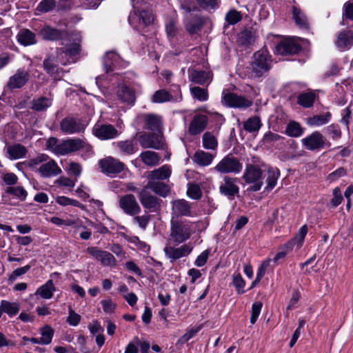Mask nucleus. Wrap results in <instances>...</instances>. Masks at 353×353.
<instances>
[{
  "label": "nucleus",
  "mask_w": 353,
  "mask_h": 353,
  "mask_svg": "<svg viewBox=\"0 0 353 353\" xmlns=\"http://www.w3.org/2000/svg\"><path fill=\"white\" fill-rule=\"evenodd\" d=\"M133 11L128 17L129 23L138 28V25L144 27L148 26L154 21V15L152 13L149 3L147 2L139 3L137 0H130Z\"/></svg>",
  "instance_id": "obj_1"
},
{
  "label": "nucleus",
  "mask_w": 353,
  "mask_h": 353,
  "mask_svg": "<svg viewBox=\"0 0 353 353\" xmlns=\"http://www.w3.org/2000/svg\"><path fill=\"white\" fill-rule=\"evenodd\" d=\"M194 232L192 222L186 220H171L170 237V240L176 245L188 241Z\"/></svg>",
  "instance_id": "obj_2"
},
{
  "label": "nucleus",
  "mask_w": 353,
  "mask_h": 353,
  "mask_svg": "<svg viewBox=\"0 0 353 353\" xmlns=\"http://www.w3.org/2000/svg\"><path fill=\"white\" fill-rule=\"evenodd\" d=\"M272 57L269 52L264 48L256 51L253 55V61L250 63L252 77L259 78L268 72L272 67Z\"/></svg>",
  "instance_id": "obj_3"
},
{
  "label": "nucleus",
  "mask_w": 353,
  "mask_h": 353,
  "mask_svg": "<svg viewBox=\"0 0 353 353\" xmlns=\"http://www.w3.org/2000/svg\"><path fill=\"white\" fill-rule=\"evenodd\" d=\"M263 172L256 165L247 164L243 173V179L246 183H253L248 190L257 192L261 190L263 182L262 181Z\"/></svg>",
  "instance_id": "obj_4"
},
{
  "label": "nucleus",
  "mask_w": 353,
  "mask_h": 353,
  "mask_svg": "<svg viewBox=\"0 0 353 353\" xmlns=\"http://www.w3.org/2000/svg\"><path fill=\"white\" fill-rule=\"evenodd\" d=\"M75 146L74 141H73L72 138L59 142V139L57 138L50 137L46 142L47 149L59 156H64L69 153H72V150Z\"/></svg>",
  "instance_id": "obj_5"
},
{
  "label": "nucleus",
  "mask_w": 353,
  "mask_h": 353,
  "mask_svg": "<svg viewBox=\"0 0 353 353\" xmlns=\"http://www.w3.org/2000/svg\"><path fill=\"white\" fill-rule=\"evenodd\" d=\"M242 163L232 154L226 155L214 167V170L221 174H237L242 170Z\"/></svg>",
  "instance_id": "obj_6"
},
{
  "label": "nucleus",
  "mask_w": 353,
  "mask_h": 353,
  "mask_svg": "<svg viewBox=\"0 0 353 353\" xmlns=\"http://www.w3.org/2000/svg\"><path fill=\"white\" fill-rule=\"evenodd\" d=\"M86 124L82 119L68 116L63 119L60 122V130L67 134H79L83 132Z\"/></svg>",
  "instance_id": "obj_7"
},
{
  "label": "nucleus",
  "mask_w": 353,
  "mask_h": 353,
  "mask_svg": "<svg viewBox=\"0 0 353 353\" xmlns=\"http://www.w3.org/2000/svg\"><path fill=\"white\" fill-rule=\"evenodd\" d=\"M42 39L48 41H57L69 37V33L65 30L53 28L48 24L42 26L38 32Z\"/></svg>",
  "instance_id": "obj_8"
},
{
  "label": "nucleus",
  "mask_w": 353,
  "mask_h": 353,
  "mask_svg": "<svg viewBox=\"0 0 353 353\" xmlns=\"http://www.w3.org/2000/svg\"><path fill=\"white\" fill-rule=\"evenodd\" d=\"M139 199L143 207L151 212H157L161 209V200L144 187L139 192Z\"/></svg>",
  "instance_id": "obj_9"
},
{
  "label": "nucleus",
  "mask_w": 353,
  "mask_h": 353,
  "mask_svg": "<svg viewBox=\"0 0 353 353\" xmlns=\"http://www.w3.org/2000/svg\"><path fill=\"white\" fill-rule=\"evenodd\" d=\"M99 165L102 172L107 175L119 174L123 171L125 166L123 162L112 157L100 160Z\"/></svg>",
  "instance_id": "obj_10"
},
{
  "label": "nucleus",
  "mask_w": 353,
  "mask_h": 353,
  "mask_svg": "<svg viewBox=\"0 0 353 353\" xmlns=\"http://www.w3.org/2000/svg\"><path fill=\"white\" fill-rule=\"evenodd\" d=\"M223 101L225 105L234 108H247L252 105V101L234 92H223Z\"/></svg>",
  "instance_id": "obj_11"
},
{
  "label": "nucleus",
  "mask_w": 353,
  "mask_h": 353,
  "mask_svg": "<svg viewBox=\"0 0 353 353\" xmlns=\"http://www.w3.org/2000/svg\"><path fill=\"white\" fill-rule=\"evenodd\" d=\"M93 134L100 140H109L118 137L120 134L119 130L109 123H97L92 128Z\"/></svg>",
  "instance_id": "obj_12"
},
{
  "label": "nucleus",
  "mask_w": 353,
  "mask_h": 353,
  "mask_svg": "<svg viewBox=\"0 0 353 353\" xmlns=\"http://www.w3.org/2000/svg\"><path fill=\"white\" fill-rule=\"evenodd\" d=\"M302 143L307 150L312 151L321 150L326 144L330 145V143L326 141L323 134L318 131H315L303 139Z\"/></svg>",
  "instance_id": "obj_13"
},
{
  "label": "nucleus",
  "mask_w": 353,
  "mask_h": 353,
  "mask_svg": "<svg viewBox=\"0 0 353 353\" xmlns=\"http://www.w3.org/2000/svg\"><path fill=\"white\" fill-rule=\"evenodd\" d=\"M237 179L225 176L223 182L220 185V193L228 197L229 200H234L236 195L239 193V188L236 184Z\"/></svg>",
  "instance_id": "obj_14"
},
{
  "label": "nucleus",
  "mask_w": 353,
  "mask_h": 353,
  "mask_svg": "<svg viewBox=\"0 0 353 353\" xmlns=\"http://www.w3.org/2000/svg\"><path fill=\"white\" fill-rule=\"evenodd\" d=\"M189 81L201 85H206L212 81L213 74L210 71H204L190 68L188 70Z\"/></svg>",
  "instance_id": "obj_15"
},
{
  "label": "nucleus",
  "mask_w": 353,
  "mask_h": 353,
  "mask_svg": "<svg viewBox=\"0 0 353 353\" xmlns=\"http://www.w3.org/2000/svg\"><path fill=\"white\" fill-rule=\"evenodd\" d=\"M72 43L65 47L59 49L61 53L65 54L66 56L73 58L81 52V43L82 40L81 35L79 32L74 31L69 34V37Z\"/></svg>",
  "instance_id": "obj_16"
},
{
  "label": "nucleus",
  "mask_w": 353,
  "mask_h": 353,
  "mask_svg": "<svg viewBox=\"0 0 353 353\" xmlns=\"http://www.w3.org/2000/svg\"><path fill=\"white\" fill-rule=\"evenodd\" d=\"M302 50L301 46L293 39H286L280 41L276 46V50L282 56L294 55Z\"/></svg>",
  "instance_id": "obj_17"
},
{
  "label": "nucleus",
  "mask_w": 353,
  "mask_h": 353,
  "mask_svg": "<svg viewBox=\"0 0 353 353\" xmlns=\"http://www.w3.org/2000/svg\"><path fill=\"white\" fill-rule=\"evenodd\" d=\"M119 206L123 211L130 216H135L141 212V208L133 194H126L119 199Z\"/></svg>",
  "instance_id": "obj_18"
},
{
  "label": "nucleus",
  "mask_w": 353,
  "mask_h": 353,
  "mask_svg": "<svg viewBox=\"0 0 353 353\" xmlns=\"http://www.w3.org/2000/svg\"><path fill=\"white\" fill-rule=\"evenodd\" d=\"M193 247L190 243L183 244L179 248L173 246H165L163 249L165 255L174 262L183 256H186L191 253Z\"/></svg>",
  "instance_id": "obj_19"
},
{
  "label": "nucleus",
  "mask_w": 353,
  "mask_h": 353,
  "mask_svg": "<svg viewBox=\"0 0 353 353\" xmlns=\"http://www.w3.org/2000/svg\"><path fill=\"white\" fill-rule=\"evenodd\" d=\"M86 252L99 261L104 266L116 265L114 256L109 252L101 250L97 247H88L86 250Z\"/></svg>",
  "instance_id": "obj_20"
},
{
  "label": "nucleus",
  "mask_w": 353,
  "mask_h": 353,
  "mask_svg": "<svg viewBox=\"0 0 353 353\" xmlns=\"http://www.w3.org/2000/svg\"><path fill=\"white\" fill-rule=\"evenodd\" d=\"M205 23V19L201 14H190L184 21L186 31L191 35L201 31Z\"/></svg>",
  "instance_id": "obj_21"
},
{
  "label": "nucleus",
  "mask_w": 353,
  "mask_h": 353,
  "mask_svg": "<svg viewBox=\"0 0 353 353\" xmlns=\"http://www.w3.org/2000/svg\"><path fill=\"white\" fill-rule=\"evenodd\" d=\"M29 79V72L23 69H19L10 77L7 87L10 90L21 88L28 82Z\"/></svg>",
  "instance_id": "obj_22"
},
{
  "label": "nucleus",
  "mask_w": 353,
  "mask_h": 353,
  "mask_svg": "<svg viewBox=\"0 0 353 353\" xmlns=\"http://www.w3.org/2000/svg\"><path fill=\"white\" fill-rule=\"evenodd\" d=\"M335 45L340 50H346L353 46V30L345 29L339 32Z\"/></svg>",
  "instance_id": "obj_23"
},
{
  "label": "nucleus",
  "mask_w": 353,
  "mask_h": 353,
  "mask_svg": "<svg viewBox=\"0 0 353 353\" xmlns=\"http://www.w3.org/2000/svg\"><path fill=\"white\" fill-rule=\"evenodd\" d=\"M44 70L50 76H59L62 72V68L59 67V61L57 55L50 54L47 55L43 61Z\"/></svg>",
  "instance_id": "obj_24"
},
{
  "label": "nucleus",
  "mask_w": 353,
  "mask_h": 353,
  "mask_svg": "<svg viewBox=\"0 0 353 353\" xmlns=\"http://www.w3.org/2000/svg\"><path fill=\"white\" fill-rule=\"evenodd\" d=\"M138 140L143 148H154L159 150L161 148L163 145L158 135L155 133L141 134L139 137Z\"/></svg>",
  "instance_id": "obj_25"
},
{
  "label": "nucleus",
  "mask_w": 353,
  "mask_h": 353,
  "mask_svg": "<svg viewBox=\"0 0 353 353\" xmlns=\"http://www.w3.org/2000/svg\"><path fill=\"white\" fill-rule=\"evenodd\" d=\"M144 122L143 129L152 132L160 130L162 125L161 117L155 114H143L140 116Z\"/></svg>",
  "instance_id": "obj_26"
},
{
  "label": "nucleus",
  "mask_w": 353,
  "mask_h": 353,
  "mask_svg": "<svg viewBox=\"0 0 353 353\" xmlns=\"http://www.w3.org/2000/svg\"><path fill=\"white\" fill-rule=\"evenodd\" d=\"M208 118L204 114H196L189 125V132L192 135H196L203 132L206 128Z\"/></svg>",
  "instance_id": "obj_27"
},
{
  "label": "nucleus",
  "mask_w": 353,
  "mask_h": 353,
  "mask_svg": "<svg viewBox=\"0 0 353 353\" xmlns=\"http://www.w3.org/2000/svg\"><path fill=\"white\" fill-rule=\"evenodd\" d=\"M113 145L118 150L120 154L125 156L133 154L138 150L137 144L134 139L114 142Z\"/></svg>",
  "instance_id": "obj_28"
},
{
  "label": "nucleus",
  "mask_w": 353,
  "mask_h": 353,
  "mask_svg": "<svg viewBox=\"0 0 353 353\" xmlns=\"http://www.w3.org/2000/svg\"><path fill=\"white\" fill-rule=\"evenodd\" d=\"M144 188L151 190L155 194L164 198L170 193L171 190L169 185L161 181H149Z\"/></svg>",
  "instance_id": "obj_29"
},
{
  "label": "nucleus",
  "mask_w": 353,
  "mask_h": 353,
  "mask_svg": "<svg viewBox=\"0 0 353 353\" xmlns=\"http://www.w3.org/2000/svg\"><path fill=\"white\" fill-rule=\"evenodd\" d=\"M118 98L123 103L133 105L136 100L134 90L125 84L120 85L117 90Z\"/></svg>",
  "instance_id": "obj_30"
},
{
  "label": "nucleus",
  "mask_w": 353,
  "mask_h": 353,
  "mask_svg": "<svg viewBox=\"0 0 353 353\" xmlns=\"http://www.w3.org/2000/svg\"><path fill=\"white\" fill-rule=\"evenodd\" d=\"M39 172L43 177L49 178L59 174L61 172V169L54 160H50L42 164L39 168Z\"/></svg>",
  "instance_id": "obj_31"
},
{
  "label": "nucleus",
  "mask_w": 353,
  "mask_h": 353,
  "mask_svg": "<svg viewBox=\"0 0 353 353\" xmlns=\"http://www.w3.org/2000/svg\"><path fill=\"white\" fill-rule=\"evenodd\" d=\"M257 37V32L253 28H245L242 30L238 36L239 45L248 46L254 43Z\"/></svg>",
  "instance_id": "obj_32"
},
{
  "label": "nucleus",
  "mask_w": 353,
  "mask_h": 353,
  "mask_svg": "<svg viewBox=\"0 0 353 353\" xmlns=\"http://www.w3.org/2000/svg\"><path fill=\"white\" fill-rule=\"evenodd\" d=\"M172 213L176 216H190V205L185 199H177L172 202Z\"/></svg>",
  "instance_id": "obj_33"
},
{
  "label": "nucleus",
  "mask_w": 353,
  "mask_h": 353,
  "mask_svg": "<svg viewBox=\"0 0 353 353\" xmlns=\"http://www.w3.org/2000/svg\"><path fill=\"white\" fill-rule=\"evenodd\" d=\"M17 39L23 46L34 45L37 43L35 34L29 29L21 30L17 35Z\"/></svg>",
  "instance_id": "obj_34"
},
{
  "label": "nucleus",
  "mask_w": 353,
  "mask_h": 353,
  "mask_svg": "<svg viewBox=\"0 0 353 353\" xmlns=\"http://www.w3.org/2000/svg\"><path fill=\"white\" fill-rule=\"evenodd\" d=\"M171 174V170L168 165L151 171L148 175L149 181H162L168 179Z\"/></svg>",
  "instance_id": "obj_35"
},
{
  "label": "nucleus",
  "mask_w": 353,
  "mask_h": 353,
  "mask_svg": "<svg viewBox=\"0 0 353 353\" xmlns=\"http://www.w3.org/2000/svg\"><path fill=\"white\" fill-rule=\"evenodd\" d=\"M214 158V155L203 150L196 151L192 157L194 162L200 166L209 165L212 162Z\"/></svg>",
  "instance_id": "obj_36"
},
{
  "label": "nucleus",
  "mask_w": 353,
  "mask_h": 353,
  "mask_svg": "<svg viewBox=\"0 0 353 353\" xmlns=\"http://www.w3.org/2000/svg\"><path fill=\"white\" fill-rule=\"evenodd\" d=\"M292 18L294 20L296 26L303 30L309 29V23L307 18L303 12L299 8L293 6L292 8Z\"/></svg>",
  "instance_id": "obj_37"
},
{
  "label": "nucleus",
  "mask_w": 353,
  "mask_h": 353,
  "mask_svg": "<svg viewBox=\"0 0 353 353\" xmlns=\"http://www.w3.org/2000/svg\"><path fill=\"white\" fill-rule=\"evenodd\" d=\"M119 60V56L114 51L108 52L103 58V66L107 73L112 72Z\"/></svg>",
  "instance_id": "obj_38"
},
{
  "label": "nucleus",
  "mask_w": 353,
  "mask_h": 353,
  "mask_svg": "<svg viewBox=\"0 0 353 353\" xmlns=\"http://www.w3.org/2000/svg\"><path fill=\"white\" fill-rule=\"evenodd\" d=\"M316 97V95L312 91L302 92L298 95L297 103L305 108H310L313 105Z\"/></svg>",
  "instance_id": "obj_39"
},
{
  "label": "nucleus",
  "mask_w": 353,
  "mask_h": 353,
  "mask_svg": "<svg viewBox=\"0 0 353 353\" xmlns=\"http://www.w3.org/2000/svg\"><path fill=\"white\" fill-rule=\"evenodd\" d=\"M331 113L327 112L322 114L314 115L307 119V123L311 126H321L327 123L331 119Z\"/></svg>",
  "instance_id": "obj_40"
},
{
  "label": "nucleus",
  "mask_w": 353,
  "mask_h": 353,
  "mask_svg": "<svg viewBox=\"0 0 353 353\" xmlns=\"http://www.w3.org/2000/svg\"><path fill=\"white\" fill-rule=\"evenodd\" d=\"M51 105V99L46 97H41L38 99H34L32 100L31 109L34 111L42 112L46 111Z\"/></svg>",
  "instance_id": "obj_41"
},
{
  "label": "nucleus",
  "mask_w": 353,
  "mask_h": 353,
  "mask_svg": "<svg viewBox=\"0 0 353 353\" xmlns=\"http://www.w3.org/2000/svg\"><path fill=\"white\" fill-rule=\"evenodd\" d=\"M139 157L143 163L148 166L157 165L161 159L159 154L153 151L143 152Z\"/></svg>",
  "instance_id": "obj_42"
},
{
  "label": "nucleus",
  "mask_w": 353,
  "mask_h": 353,
  "mask_svg": "<svg viewBox=\"0 0 353 353\" xmlns=\"http://www.w3.org/2000/svg\"><path fill=\"white\" fill-rule=\"evenodd\" d=\"M55 290L52 280L50 279L37 289L36 294H39L43 299H49L52 297Z\"/></svg>",
  "instance_id": "obj_43"
},
{
  "label": "nucleus",
  "mask_w": 353,
  "mask_h": 353,
  "mask_svg": "<svg viewBox=\"0 0 353 353\" xmlns=\"http://www.w3.org/2000/svg\"><path fill=\"white\" fill-rule=\"evenodd\" d=\"M7 152L11 159H17L26 156L27 150L21 144H14L7 148Z\"/></svg>",
  "instance_id": "obj_44"
},
{
  "label": "nucleus",
  "mask_w": 353,
  "mask_h": 353,
  "mask_svg": "<svg viewBox=\"0 0 353 353\" xmlns=\"http://www.w3.org/2000/svg\"><path fill=\"white\" fill-rule=\"evenodd\" d=\"M303 128L294 121L289 122L285 128V134L291 137H299L303 134Z\"/></svg>",
  "instance_id": "obj_45"
},
{
  "label": "nucleus",
  "mask_w": 353,
  "mask_h": 353,
  "mask_svg": "<svg viewBox=\"0 0 353 353\" xmlns=\"http://www.w3.org/2000/svg\"><path fill=\"white\" fill-rule=\"evenodd\" d=\"M1 308L3 312L10 316H15L20 310V305L17 302L11 303L8 301L2 300L1 302Z\"/></svg>",
  "instance_id": "obj_46"
},
{
  "label": "nucleus",
  "mask_w": 353,
  "mask_h": 353,
  "mask_svg": "<svg viewBox=\"0 0 353 353\" xmlns=\"http://www.w3.org/2000/svg\"><path fill=\"white\" fill-rule=\"evenodd\" d=\"M280 176V171L278 168H269L268 170V177L266 179L268 190H272L277 182Z\"/></svg>",
  "instance_id": "obj_47"
},
{
  "label": "nucleus",
  "mask_w": 353,
  "mask_h": 353,
  "mask_svg": "<svg viewBox=\"0 0 353 353\" xmlns=\"http://www.w3.org/2000/svg\"><path fill=\"white\" fill-rule=\"evenodd\" d=\"M261 126V120L258 117H252L248 119L243 124L245 130L249 132H254L259 131Z\"/></svg>",
  "instance_id": "obj_48"
},
{
  "label": "nucleus",
  "mask_w": 353,
  "mask_h": 353,
  "mask_svg": "<svg viewBox=\"0 0 353 353\" xmlns=\"http://www.w3.org/2000/svg\"><path fill=\"white\" fill-rule=\"evenodd\" d=\"M226 24L224 25V28H227L230 25H235L242 19V15L240 12L236 10H231L228 12L225 17Z\"/></svg>",
  "instance_id": "obj_49"
},
{
  "label": "nucleus",
  "mask_w": 353,
  "mask_h": 353,
  "mask_svg": "<svg viewBox=\"0 0 353 353\" xmlns=\"http://www.w3.org/2000/svg\"><path fill=\"white\" fill-rule=\"evenodd\" d=\"M202 141L203 148L207 150H215L218 145L216 139L209 132L203 134Z\"/></svg>",
  "instance_id": "obj_50"
},
{
  "label": "nucleus",
  "mask_w": 353,
  "mask_h": 353,
  "mask_svg": "<svg viewBox=\"0 0 353 353\" xmlns=\"http://www.w3.org/2000/svg\"><path fill=\"white\" fill-rule=\"evenodd\" d=\"M190 93L194 99L199 101H205L208 99V92L207 88L194 86L190 88Z\"/></svg>",
  "instance_id": "obj_51"
},
{
  "label": "nucleus",
  "mask_w": 353,
  "mask_h": 353,
  "mask_svg": "<svg viewBox=\"0 0 353 353\" xmlns=\"http://www.w3.org/2000/svg\"><path fill=\"white\" fill-rule=\"evenodd\" d=\"M171 94L165 90H159L156 91L152 97V101L153 103H163L169 101L172 99Z\"/></svg>",
  "instance_id": "obj_52"
},
{
  "label": "nucleus",
  "mask_w": 353,
  "mask_h": 353,
  "mask_svg": "<svg viewBox=\"0 0 353 353\" xmlns=\"http://www.w3.org/2000/svg\"><path fill=\"white\" fill-rule=\"evenodd\" d=\"M56 0H42L37 6V10L41 13L52 11L56 7Z\"/></svg>",
  "instance_id": "obj_53"
},
{
  "label": "nucleus",
  "mask_w": 353,
  "mask_h": 353,
  "mask_svg": "<svg viewBox=\"0 0 353 353\" xmlns=\"http://www.w3.org/2000/svg\"><path fill=\"white\" fill-rule=\"evenodd\" d=\"M72 140L75 143L76 146L73 148L72 150V152H75L77 151H79L80 150H84L86 152L92 154V147L83 140L79 139V138H72Z\"/></svg>",
  "instance_id": "obj_54"
},
{
  "label": "nucleus",
  "mask_w": 353,
  "mask_h": 353,
  "mask_svg": "<svg viewBox=\"0 0 353 353\" xmlns=\"http://www.w3.org/2000/svg\"><path fill=\"white\" fill-rule=\"evenodd\" d=\"M41 341L43 345H48L51 343L53 335L54 330L50 325L44 326L41 331Z\"/></svg>",
  "instance_id": "obj_55"
},
{
  "label": "nucleus",
  "mask_w": 353,
  "mask_h": 353,
  "mask_svg": "<svg viewBox=\"0 0 353 353\" xmlns=\"http://www.w3.org/2000/svg\"><path fill=\"white\" fill-rule=\"evenodd\" d=\"M6 192L9 194L14 195L19 199L24 201L27 196V192L26 190L21 186L18 187H8L6 190Z\"/></svg>",
  "instance_id": "obj_56"
},
{
  "label": "nucleus",
  "mask_w": 353,
  "mask_h": 353,
  "mask_svg": "<svg viewBox=\"0 0 353 353\" xmlns=\"http://www.w3.org/2000/svg\"><path fill=\"white\" fill-rule=\"evenodd\" d=\"M187 194L193 199L199 200L202 196V191L197 184H191L188 186Z\"/></svg>",
  "instance_id": "obj_57"
},
{
  "label": "nucleus",
  "mask_w": 353,
  "mask_h": 353,
  "mask_svg": "<svg viewBox=\"0 0 353 353\" xmlns=\"http://www.w3.org/2000/svg\"><path fill=\"white\" fill-rule=\"evenodd\" d=\"M201 8L214 10L219 7V0H195Z\"/></svg>",
  "instance_id": "obj_58"
},
{
  "label": "nucleus",
  "mask_w": 353,
  "mask_h": 353,
  "mask_svg": "<svg viewBox=\"0 0 353 353\" xmlns=\"http://www.w3.org/2000/svg\"><path fill=\"white\" fill-rule=\"evenodd\" d=\"M233 283L238 294H243L245 292L244 287L245 283L239 273L233 276Z\"/></svg>",
  "instance_id": "obj_59"
},
{
  "label": "nucleus",
  "mask_w": 353,
  "mask_h": 353,
  "mask_svg": "<svg viewBox=\"0 0 353 353\" xmlns=\"http://www.w3.org/2000/svg\"><path fill=\"white\" fill-rule=\"evenodd\" d=\"M262 306L263 305L260 301L255 302L252 304L250 316V323L252 325L256 323L260 314Z\"/></svg>",
  "instance_id": "obj_60"
},
{
  "label": "nucleus",
  "mask_w": 353,
  "mask_h": 353,
  "mask_svg": "<svg viewBox=\"0 0 353 353\" xmlns=\"http://www.w3.org/2000/svg\"><path fill=\"white\" fill-rule=\"evenodd\" d=\"M307 232V225H303L301 227V228L299 230L296 236L294 239H292L290 241H292V246L295 244V242L298 243V247H301L302 245V243L305 239V235Z\"/></svg>",
  "instance_id": "obj_61"
},
{
  "label": "nucleus",
  "mask_w": 353,
  "mask_h": 353,
  "mask_svg": "<svg viewBox=\"0 0 353 353\" xmlns=\"http://www.w3.org/2000/svg\"><path fill=\"white\" fill-rule=\"evenodd\" d=\"M68 314L66 322L72 326H77L80 323L81 316L77 314L71 307H69Z\"/></svg>",
  "instance_id": "obj_62"
},
{
  "label": "nucleus",
  "mask_w": 353,
  "mask_h": 353,
  "mask_svg": "<svg viewBox=\"0 0 353 353\" xmlns=\"http://www.w3.org/2000/svg\"><path fill=\"white\" fill-rule=\"evenodd\" d=\"M165 30L169 37L173 38L177 34L176 22L174 19H170L165 25Z\"/></svg>",
  "instance_id": "obj_63"
},
{
  "label": "nucleus",
  "mask_w": 353,
  "mask_h": 353,
  "mask_svg": "<svg viewBox=\"0 0 353 353\" xmlns=\"http://www.w3.org/2000/svg\"><path fill=\"white\" fill-rule=\"evenodd\" d=\"M343 17L353 21V1H348L343 5Z\"/></svg>",
  "instance_id": "obj_64"
}]
</instances>
